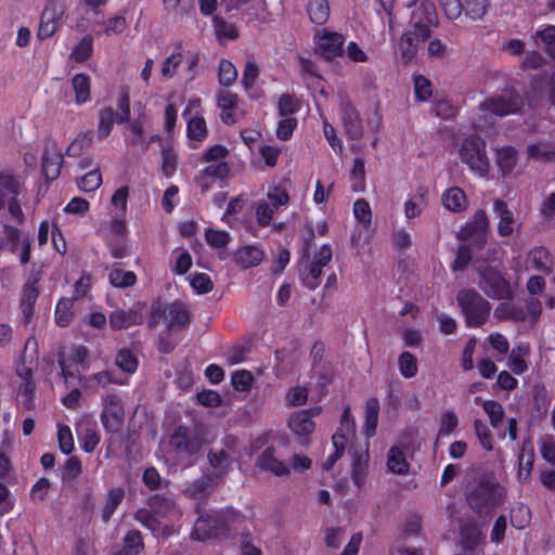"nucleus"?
Masks as SVG:
<instances>
[{"label": "nucleus", "instance_id": "nucleus-30", "mask_svg": "<svg viewBox=\"0 0 555 555\" xmlns=\"http://www.w3.org/2000/svg\"><path fill=\"white\" fill-rule=\"evenodd\" d=\"M529 352V345L525 343H519L512 349L507 359V366L513 373L520 375L528 370Z\"/></svg>", "mask_w": 555, "mask_h": 555}, {"label": "nucleus", "instance_id": "nucleus-42", "mask_svg": "<svg viewBox=\"0 0 555 555\" xmlns=\"http://www.w3.org/2000/svg\"><path fill=\"white\" fill-rule=\"evenodd\" d=\"M379 402L376 398H370L365 403V421L363 430L366 437H372L377 427Z\"/></svg>", "mask_w": 555, "mask_h": 555}, {"label": "nucleus", "instance_id": "nucleus-49", "mask_svg": "<svg viewBox=\"0 0 555 555\" xmlns=\"http://www.w3.org/2000/svg\"><path fill=\"white\" fill-rule=\"evenodd\" d=\"M459 417L454 410L443 411L439 418V429L437 438H443L452 435L459 426Z\"/></svg>", "mask_w": 555, "mask_h": 555}, {"label": "nucleus", "instance_id": "nucleus-56", "mask_svg": "<svg viewBox=\"0 0 555 555\" xmlns=\"http://www.w3.org/2000/svg\"><path fill=\"white\" fill-rule=\"evenodd\" d=\"M322 271L311 262L300 270V279L306 287L315 289L321 283Z\"/></svg>", "mask_w": 555, "mask_h": 555}, {"label": "nucleus", "instance_id": "nucleus-25", "mask_svg": "<svg viewBox=\"0 0 555 555\" xmlns=\"http://www.w3.org/2000/svg\"><path fill=\"white\" fill-rule=\"evenodd\" d=\"M341 121L349 138L360 139L363 135V126L359 113L349 103L341 104Z\"/></svg>", "mask_w": 555, "mask_h": 555}, {"label": "nucleus", "instance_id": "nucleus-53", "mask_svg": "<svg viewBox=\"0 0 555 555\" xmlns=\"http://www.w3.org/2000/svg\"><path fill=\"white\" fill-rule=\"evenodd\" d=\"M184 56L181 51V46H178L177 51L168 55L162 63L160 73L163 78H172L176 75L178 67L181 65Z\"/></svg>", "mask_w": 555, "mask_h": 555}, {"label": "nucleus", "instance_id": "nucleus-23", "mask_svg": "<svg viewBox=\"0 0 555 555\" xmlns=\"http://www.w3.org/2000/svg\"><path fill=\"white\" fill-rule=\"evenodd\" d=\"M369 466L367 443L352 451L351 478L354 485L361 487L366 478Z\"/></svg>", "mask_w": 555, "mask_h": 555}, {"label": "nucleus", "instance_id": "nucleus-46", "mask_svg": "<svg viewBox=\"0 0 555 555\" xmlns=\"http://www.w3.org/2000/svg\"><path fill=\"white\" fill-rule=\"evenodd\" d=\"M93 54V37L91 35L83 36L80 41L73 48L70 60L77 63L88 61Z\"/></svg>", "mask_w": 555, "mask_h": 555}, {"label": "nucleus", "instance_id": "nucleus-19", "mask_svg": "<svg viewBox=\"0 0 555 555\" xmlns=\"http://www.w3.org/2000/svg\"><path fill=\"white\" fill-rule=\"evenodd\" d=\"M62 160V150L54 141H48L42 156V172L47 179L54 180L57 178Z\"/></svg>", "mask_w": 555, "mask_h": 555}, {"label": "nucleus", "instance_id": "nucleus-12", "mask_svg": "<svg viewBox=\"0 0 555 555\" xmlns=\"http://www.w3.org/2000/svg\"><path fill=\"white\" fill-rule=\"evenodd\" d=\"M101 423L107 431L115 433L124 424V404L116 395H106L102 399Z\"/></svg>", "mask_w": 555, "mask_h": 555}, {"label": "nucleus", "instance_id": "nucleus-9", "mask_svg": "<svg viewBox=\"0 0 555 555\" xmlns=\"http://www.w3.org/2000/svg\"><path fill=\"white\" fill-rule=\"evenodd\" d=\"M315 51L324 60L332 61L344 54L345 38L336 31L326 28L319 29L314 34Z\"/></svg>", "mask_w": 555, "mask_h": 555}, {"label": "nucleus", "instance_id": "nucleus-58", "mask_svg": "<svg viewBox=\"0 0 555 555\" xmlns=\"http://www.w3.org/2000/svg\"><path fill=\"white\" fill-rule=\"evenodd\" d=\"M77 186L83 192H92L102 184V175L99 169H93L80 178H77Z\"/></svg>", "mask_w": 555, "mask_h": 555}, {"label": "nucleus", "instance_id": "nucleus-37", "mask_svg": "<svg viewBox=\"0 0 555 555\" xmlns=\"http://www.w3.org/2000/svg\"><path fill=\"white\" fill-rule=\"evenodd\" d=\"M165 320L169 326L185 325L190 320L188 308L181 302L168 305L164 312Z\"/></svg>", "mask_w": 555, "mask_h": 555}, {"label": "nucleus", "instance_id": "nucleus-48", "mask_svg": "<svg viewBox=\"0 0 555 555\" xmlns=\"http://www.w3.org/2000/svg\"><path fill=\"white\" fill-rule=\"evenodd\" d=\"M108 281L114 287L125 288L135 284L137 275L132 271L113 267L108 273Z\"/></svg>", "mask_w": 555, "mask_h": 555}, {"label": "nucleus", "instance_id": "nucleus-18", "mask_svg": "<svg viewBox=\"0 0 555 555\" xmlns=\"http://www.w3.org/2000/svg\"><path fill=\"white\" fill-rule=\"evenodd\" d=\"M257 466L275 476H285L291 473L288 463L280 459L279 452L274 447H267L257 459Z\"/></svg>", "mask_w": 555, "mask_h": 555}, {"label": "nucleus", "instance_id": "nucleus-13", "mask_svg": "<svg viewBox=\"0 0 555 555\" xmlns=\"http://www.w3.org/2000/svg\"><path fill=\"white\" fill-rule=\"evenodd\" d=\"M321 411L320 406H314L293 413L287 421L289 430L304 441H308V437L315 429L313 417L318 416Z\"/></svg>", "mask_w": 555, "mask_h": 555}, {"label": "nucleus", "instance_id": "nucleus-35", "mask_svg": "<svg viewBox=\"0 0 555 555\" xmlns=\"http://www.w3.org/2000/svg\"><path fill=\"white\" fill-rule=\"evenodd\" d=\"M494 317L499 320L522 322L528 319L525 308L513 302H501L494 310Z\"/></svg>", "mask_w": 555, "mask_h": 555}, {"label": "nucleus", "instance_id": "nucleus-3", "mask_svg": "<svg viewBox=\"0 0 555 555\" xmlns=\"http://www.w3.org/2000/svg\"><path fill=\"white\" fill-rule=\"evenodd\" d=\"M228 153V149L221 144L212 145L204 152L202 160L207 166L196 177V182L202 192H207L214 182L229 177L230 166L225 160Z\"/></svg>", "mask_w": 555, "mask_h": 555}, {"label": "nucleus", "instance_id": "nucleus-4", "mask_svg": "<svg viewBox=\"0 0 555 555\" xmlns=\"http://www.w3.org/2000/svg\"><path fill=\"white\" fill-rule=\"evenodd\" d=\"M457 154L462 164L475 175L486 177L490 170V160L486 152V142L476 134L462 140Z\"/></svg>", "mask_w": 555, "mask_h": 555}, {"label": "nucleus", "instance_id": "nucleus-54", "mask_svg": "<svg viewBox=\"0 0 555 555\" xmlns=\"http://www.w3.org/2000/svg\"><path fill=\"white\" fill-rule=\"evenodd\" d=\"M74 301L70 298H62L56 304L55 322L60 326H67L74 319Z\"/></svg>", "mask_w": 555, "mask_h": 555}, {"label": "nucleus", "instance_id": "nucleus-39", "mask_svg": "<svg viewBox=\"0 0 555 555\" xmlns=\"http://www.w3.org/2000/svg\"><path fill=\"white\" fill-rule=\"evenodd\" d=\"M116 120L118 121V116L115 114L113 107H105L99 112L96 137L100 141L106 139L111 134Z\"/></svg>", "mask_w": 555, "mask_h": 555}, {"label": "nucleus", "instance_id": "nucleus-50", "mask_svg": "<svg viewBox=\"0 0 555 555\" xmlns=\"http://www.w3.org/2000/svg\"><path fill=\"white\" fill-rule=\"evenodd\" d=\"M143 550V542L138 530H130L124 538V546L115 555H137Z\"/></svg>", "mask_w": 555, "mask_h": 555}, {"label": "nucleus", "instance_id": "nucleus-17", "mask_svg": "<svg viewBox=\"0 0 555 555\" xmlns=\"http://www.w3.org/2000/svg\"><path fill=\"white\" fill-rule=\"evenodd\" d=\"M236 440L235 438H227L225 439V449H214L208 453V461L212 468L217 472L212 475L217 480L221 482V480L229 473L230 468V450L235 447Z\"/></svg>", "mask_w": 555, "mask_h": 555}, {"label": "nucleus", "instance_id": "nucleus-36", "mask_svg": "<svg viewBox=\"0 0 555 555\" xmlns=\"http://www.w3.org/2000/svg\"><path fill=\"white\" fill-rule=\"evenodd\" d=\"M306 10L313 24L324 25L330 18L327 0H308Z\"/></svg>", "mask_w": 555, "mask_h": 555}, {"label": "nucleus", "instance_id": "nucleus-24", "mask_svg": "<svg viewBox=\"0 0 555 555\" xmlns=\"http://www.w3.org/2000/svg\"><path fill=\"white\" fill-rule=\"evenodd\" d=\"M238 99L236 94L221 90L217 93V106L220 109V117L224 124H234L237 116Z\"/></svg>", "mask_w": 555, "mask_h": 555}, {"label": "nucleus", "instance_id": "nucleus-51", "mask_svg": "<svg viewBox=\"0 0 555 555\" xmlns=\"http://www.w3.org/2000/svg\"><path fill=\"white\" fill-rule=\"evenodd\" d=\"M528 156L541 162H555V146L550 143L531 144L527 149Z\"/></svg>", "mask_w": 555, "mask_h": 555}, {"label": "nucleus", "instance_id": "nucleus-21", "mask_svg": "<svg viewBox=\"0 0 555 555\" xmlns=\"http://www.w3.org/2000/svg\"><path fill=\"white\" fill-rule=\"evenodd\" d=\"M142 305L135 304L129 310H116L109 315V324L114 330H122L143 322Z\"/></svg>", "mask_w": 555, "mask_h": 555}, {"label": "nucleus", "instance_id": "nucleus-22", "mask_svg": "<svg viewBox=\"0 0 555 555\" xmlns=\"http://www.w3.org/2000/svg\"><path fill=\"white\" fill-rule=\"evenodd\" d=\"M354 436V421L350 413V408H344L340 424L337 431L332 437L333 447L336 449H345V446Z\"/></svg>", "mask_w": 555, "mask_h": 555}, {"label": "nucleus", "instance_id": "nucleus-11", "mask_svg": "<svg viewBox=\"0 0 555 555\" xmlns=\"http://www.w3.org/2000/svg\"><path fill=\"white\" fill-rule=\"evenodd\" d=\"M412 28L420 29L422 37H429L437 23V10L433 0H418L412 11Z\"/></svg>", "mask_w": 555, "mask_h": 555}, {"label": "nucleus", "instance_id": "nucleus-6", "mask_svg": "<svg viewBox=\"0 0 555 555\" xmlns=\"http://www.w3.org/2000/svg\"><path fill=\"white\" fill-rule=\"evenodd\" d=\"M207 443H209V439L206 431L199 426L193 428L180 426L170 437L171 447L188 455L197 453Z\"/></svg>", "mask_w": 555, "mask_h": 555}, {"label": "nucleus", "instance_id": "nucleus-26", "mask_svg": "<svg viewBox=\"0 0 555 555\" xmlns=\"http://www.w3.org/2000/svg\"><path fill=\"white\" fill-rule=\"evenodd\" d=\"M441 205L451 212H462L468 208V198L459 186H451L441 194Z\"/></svg>", "mask_w": 555, "mask_h": 555}, {"label": "nucleus", "instance_id": "nucleus-7", "mask_svg": "<svg viewBox=\"0 0 555 555\" xmlns=\"http://www.w3.org/2000/svg\"><path fill=\"white\" fill-rule=\"evenodd\" d=\"M22 190V183L15 177L0 176V210L7 207L10 215L17 221H22L24 216L17 199Z\"/></svg>", "mask_w": 555, "mask_h": 555}, {"label": "nucleus", "instance_id": "nucleus-31", "mask_svg": "<svg viewBox=\"0 0 555 555\" xmlns=\"http://www.w3.org/2000/svg\"><path fill=\"white\" fill-rule=\"evenodd\" d=\"M493 210L499 218L498 232L501 236H509L514 231V215L507 204L501 199H495Z\"/></svg>", "mask_w": 555, "mask_h": 555}, {"label": "nucleus", "instance_id": "nucleus-34", "mask_svg": "<svg viewBox=\"0 0 555 555\" xmlns=\"http://www.w3.org/2000/svg\"><path fill=\"white\" fill-rule=\"evenodd\" d=\"M38 280V278H35L34 280H28L23 288L21 307L23 310V314L26 319H30L34 313V305L39 295V291L37 287Z\"/></svg>", "mask_w": 555, "mask_h": 555}, {"label": "nucleus", "instance_id": "nucleus-57", "mask_svg": "<svg viewBox=\"0 0 555 555\" xmlns=\"http://www.w3.org/2000/svg\"><path fill=\"white\" fill-rule=\"evenodd\" d=\"M398 367L403 377H414L417 374V360L411 352L404 351L399 356Z\"/></svg>", "mask_w": 555, "mask_h": 555}, {"label": "nucleus", "instance_id": "nucleus-29", "mask_svg": "<svg viewBox=\"0 0 555 555\" xmlns=\"http://www.w3.org/2000/svg\"><path fill=\"white\" fill-rule=\"evenodd\" d=\"M481 533L477 526L465 524L461 526V546L463 554L457 555H479L477 546L480 543Z\"/></svg>", "mask_w": 555, "mask_h": 555}, {"label": "nucleus", "instance_id": "nucleus-41", "mask_svg": "<svg viewBox=\"0 0 555 555\" xmlns=\"http://www.w3.org/2000/svg\"><path fill=\"white\" fill-rule=\"evenodd\" d=\"M219 483L220 481L217 480L212 475H204L199 479L194 480L191 485H189L185 488L184 493L190 498L199 499L206 494L209 488H212Z\"/></svg>", "mask_w": 555, "mask_h": 555}, {"label": "nucleus", "instance_id": "nucleus-52", "mask_svg": "<svg viewBox=\"0 0 555 555\" xmlns=\"http://www.w3.org/2000/svg\"><path fill=\"white\" fill-rule=\"evenodd\" d=\"M188 120V137L197 142L203 141L207 135L206 121L202 115H194L185 118Z\"/></svg>", "mask_w": 555, "mask_h": 555}, {"label": "nucleus", "instance_id": "nucleus-47", "mask_svg": "<svg viewBox=\"0 0 555 555\" xmlns=\"http://www.w3.org/2000/svg\"><path fill=\"white\" fill-rule=\"evenodd\" d=\"M124 496L125 491L121 488H112L107 491L102 512V518L104 521H108L111 519L117 506L124 500Z\"/></svg>", "mask_w": 555, "mask_h": 555}, {"label": "nucleus", "instance_id": "nucleus-59", "mask_svg": "<svg viewBox=\"0 0 555 555\" xmlns=\"http://www.w3.org/2000/svg\"><path fill=\"white\" fill-rule=\"evenodd\" d=\"M490 5V0H465L464 11L467 17L477 21L481 20Z\"/></svg>", "mask_w": 555, "mask_h": 555}, {"label": "nucleus", "instance_id": "nucleus-2", "mask_svg": "<svg viewBox=\"0 0 555 555\" xmlns=\"http://www.w3.org/2000/svg\"><path fill=\"white\" fill-rule=\"evenodd\" d=\"M505 495V488L494 478L482 477L468 488L467 502L478 513L491 512L504 502Z\"/></svg>", "mask_w": 555, "mask_h": 555}, {"label": "nucleus", "instance_id": "nucleus-14", "mask_svg": "<svg viewBox=\"0 0 555 555\" xmlns=\"http://www.w3.org/2000/svg\"><path fill=\"white\" fill-rule=\"evenodd\" d=\"M553 266V259L548 250L544 247H535L526 255L524 263L520 259L515 261L516 271H539L550 273Z\"/></svg>", "mask_w": 555, "mask_h": 555}, {"label": "nucleus", "instance_id": "nucleus-64", "mask_svg": "<svg viewBox=\"0 0 555 555\" xmlns=\"http://www.w3.org/2000/svg\"><path fill=\"white\" fill-rule=\"evenodd\" d=\"M539 450L546 462L555 465V438L553 436H542L539 442Z\"/></svg>", "mask_w": 555, "mask_h": 555}, {"label": "nucleus", "instance_id": "nucleus-38", "mask_svg": "<svg viewBox=\"0 0 555 555\" xmlns=\"http://www.w3.org/2000/svg\"><path fill=\"white\" fill-rule=\"evenodd\" d=\"M235 261L243 268L257 266L263 259V251L257 246H245L236 250Z\"/></svg>", "mask_w": 555, "mask_h": 555}, {"label": "nucleus", "instance_id": "nucleus-32", "mask_svg": "<svg viewBox=\"0 0 555 555\" xmlns=\"http://www.w3.org/2000/svg\"><path fill=\"white\" fill-rule=\"evenodd\" d=\"M534 453L530 443H524L518 455L517 479L521 483L530 480L533 467Z\"/></svg>", "mask_w": 555, "mask_h": 555}, {"label": "nucleus", "instance_id": "nucleus-43", "mask_svg": "<svg viewBox=\"0 0 555 555\" xmlns=\"http://www.w3.org/2000/svg\"><path fill=\"white\" fill-rule=\"evenodd\" d=\"M496 164L503 176L512 173L517 164V152L511 146H504L496 152Z\"/></svg>", "mask_w": 555, "mask_h": 555}, {"label": "nucleus", "instance_id": "nucleus-15", "mask_svg": "<svg viewBox=\"0 0 555 555\" xmlns=\"http://www.w3.org/2000/svg\"><path fill=\"white\" fill-rule=\"evenodd\" d=\"M126 129V143L139 149L141 152H145L156 138L154 134H149L145 116H139L137 119L131 120Z\"/></svg>", "mask_w": 555, "mask_h": 555}, {"label": "nucleus", "instance_id": "nucleus-27", "mask_svg": "<svg viewBox=\"0 0 555 555\" xmlns=\"http://www.w3.org/2000/svg\"><path fill=\"white\" fill-rule=\"evenodd\" d=\"M428 206V190L420 186L412 193L404 203L403 211L408 220L414 219L422 215Z\"/></svg>", "mask_w": 555, "mask_h": 555}, {"label": "nucleus", "instance_id": "nucleus-8", "mask_svg": "<svg viewBox=\"0 0 555 555\" xmlns=\"http://www.w3.org/2000/svg\"><path fill=\"white\" fill-rule=\"evenodd\" d=\"M521 107L522 100L511 89L503 90L502 92L486 99L479 105V108L482 112H488L496 116L517 113Z\"/></svg>", "mask_w": 555, "mask_h": 555}, {"label": "nucleus", "instance_id": "nucleus-55", "mask_svg": "<svg viewBox=\"0 0 555 555\" xmlns=\"http://www.w3.org/2000/svg\"><path fill=\"white\" fill-rule=\"evenodd\" d=\"M352 212L354 219L364 229L371 227L372 222V210L370 204L364 198H358L353 203Z\"/></svg>", "mask_w": 555, "mask_h": 555}, {"label": "nucleus", "instance_id": "nucleus-16", "mask_svg": "<svg viewBox=\"0 0 555 555\" xmlns=\"http://www.w3.org/2000/svg\"><path fill=\"white\" fill-rule=\"evenodd\" d=\"M65 8L62 3L52 2L48 4L42 14L38 29V37L47 39L53 36L62 24Z\"/></svg>", "mask_w": 555, "mask_h": 555}, {"label": "nucleus", "instance_id": "nucleus-63", "mask_svg": "<svg viewBox=\"0 0 555 555\" xmlns=\"http://www.w3.org/2000/svg\"><path fill=\"white\" fill-rule=\"evenodd\" d=\"M482 409L489 417V422L493 428L499 427L503 422L504 411L502 405L494 400L482 401Z\"/></svg>", "mask_w": 555, "mask_h": 555}, {"label": "nucleus", "instance_id": "nucleus-10", "mask_svg": "<svg viewBox=\"0 0 555 555\" xmlns=\"http://www.w3.org/2000/svg\"><path fill=\"white\" fill-rule=\"evenodd\" d=\"M479 287L491 298L503 299L512 296L509 283L498 270L491 267L486 268L480 273Z\"/></svg>", "mask_w": 555, "mask_h": 555}, {"label": "nucleus", "instance_id": "nucleus-5", "mask_svg": "<svg viewBox=\"0 0 555 555\" xmlns=\"http://www.w3.org/2000/svg\"><path fill=\"white\" fill-rule=\"evenodd\" d=\"M457 302L470 326L482 324L490 313V305L476 291L462 289Z\"/></svg>", "mask_w": 555, "mask_h": 555}, {"label": "nucleus", "instance_id": "nucleus-28", "mask_svg": "<svg viewBox=\"0 0 555 555\" xmlns=\"http://www.w3.org/2000/svg\"><path fill=\"white\" fill-rule=\"evenodd\" d=\"M427 38L421 36L420 29L413 28L404 33L399 44V51L403 61L406 63L412 62L417 54L418 44Z\"/></svg>", "mask_w": 555, "mask_h": 555}, {"label": "nucleus", "instance_id": "nucleus-40", "mask_svg": "<svg viewBox=\"0 0 555 555\" xmlns=\"http://www.w3.org/2000/svg\"><path fill=\"white\" fill-rule=\"evenodd\" d=\"M388 470L397 475H405L409 472L410 465L405 459L403 451L398 447H392L387 455Z\"/></svg>", "mask_w": 555, "mask_h": 555}, {"label": "nucleus", "instance_id": "nucleus-33", "mask_svg": "<svg viewBox=\"0 0 555 555\" xmlns=\"http://www.w3.org/2000/svg\"><path fill=\"white\" fill-rule=\"evenodd\" d=\"M72 88L75 93V103L82 105L90 101L91 94V79L90 76L83 73H79L72 78Z\"/></svg>", "mask_w": 555, "mask_h": 555}, {"label": "nucleus", "instance_id": "nucleus-62", "mask_svg": "<svg viewBox=\"0 0 555 555\" xmlns=\"http://www.w3.org/2000/svg\"><path fill=\"white\" fill-rule=\"evenodd\" d=\"M531 515L528 506L517 504L511 512V524L514 528L525 529L530 524Z\"/></svg>", "mask_w": 555, "mask_h": 555}, {"label": "nucleus", "instance_id": "nucleus-1", "mask_svg": "<svg viewBox=\"0 0 555 555\" xmlns=\"http://www.w3.org/2000/svg\"><path fill=\"white\" fill-rule=\"evenodd\" d=\"M243 519L244 517L233 509H229L222 514L212 513L202 515L195 521L191 537L199 541L224 539L230 537L232 527Z\"/></svg>", "mask_w": 555, "mask_h": 555}, {"label": "nucleus", "instance_id": "nucleus-20", "mask_svg": "<svg viewBox=\"0 0 555 555\" xmlns=\"http://www.w3.org/2000/svg\"><path fill=\"white\" fill-rule=\"evenodd\" d=\"M88 356V350L83 346H79L75 348L72 354L67 357H63L60 360V365L62 369V375L67 383L69 378H74L76 374L80 372V370L85 369V360Z\"/></svg>", "mask_w": 555, "mask_h": 555}, {"label": "nucleus", "instance_id": "nucleus-44", "mask_svg": "<svg viewBox=\"0 0 555 555\" xmlns=\"http://www.w3.org/2000/svg\"><path fill=\"white\" fill-rule=\"evenodd\" d=\"M489 225V220L483 210H478L474 215V219L470 223H468L459 235L462 238H467L468 236L476 233L478 237L482 236Z\"/></svg>", "mask_w": 555, "mask_h": 555}, {"label": "nucleus", "instance_id": "nucleus-60", "mask_svg": "<svg viewBox=\"0 0 555 555\" xmlns=\"http://www.w3.org/2000/svg\"><path fill=\"white\" fill-rule=\"evenodd\" d=\"M350 179L352 181V191L353 192H362L365 188V165L362 158H356L353 162V167L350 172Z\"/></svg>", "mask_w": 555, "mask_h": 555}, {"label": "nucleus", "instance_id": "nucleus-61", "mask_svg": "<svg viewBox=\"0 0 555 555\" xmlns=\"http://www.w3.org/2000/svg\"><path fill=\"white\" fill-rule=\"evenodd\" d=\"M473 426L480 446L487 451L493 450V436L489 427L479 418L474 421Z\"/></svg>", "mask_w": 555, "mask_h": 555}, {"label": "nucleus", "instance_id": "nucleus-45", "mask_svg": "<svg viewBox=\"0 0 555 555\" xmlns=\"http://www.w3.org/2000/svg\"><path fill=\"white\" fill-rule=\"evenodd\" d=\"M149 506L153 513L158 517H171L175 516L178 511L173 501L166 499L160 495H154L149 501Z\"/></svg>", "mask_w": 555, "mask_h": 555}]
</instances>
